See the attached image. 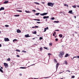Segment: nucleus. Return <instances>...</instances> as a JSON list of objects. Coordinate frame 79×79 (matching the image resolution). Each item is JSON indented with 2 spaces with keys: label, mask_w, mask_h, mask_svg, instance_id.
Listing matches in <instances>:
<instances>
[{
  "label": "nucleus",
  "mask_w": 79,
  "mask_h": 79,
  "mask_svg": "<svg viewBox=\"0 0 79 79\" xmlns=\"http://www.w3.org/2000/svg\"><path fill=\"white\" fill-rule=\"evenodd\" d=\"M72 7H73V8H76V5H74V6H72Z\"/></svg>",
  "instance_id": "26"
},
{
  "label": "nucleus",
  "mask_w": 79,
  "mask_h": 79,
  "mask_svg": "<svg viewBox=\"0 0 79 79\" xmlns=\"http://www.w3.org/2000/svg\"><path fill=\"white\" fill-rule=\"evenodd\" d=\"M60 65V64L59 63H57L56 64V69L57 70L58 68V66Z\"/></svg>",
  "instance_id": "4"
},
{
  "label": "nucleus",
  "mask_w": 79,
  "mask_h": 79,
  "mask_svg": "<svg viewBox=\"0 0 79 79\" xmlns=\"http://www.w3.org/2000/svg\"><path fill=\"white\" fill-rule=\"evenodd\" d=\"M64 6H66L67 7H68V6H68V5H67L66 4H64Z\"/></svg>",
  "instance_id": "32"
},
{
  "label": "nucleus",
  "mask_w": 79,
  "mask_h": 79,
  "mask_svg": "<svg viewBox=\"0 0 79 79\" xmlns=\"http://www.w3.org/2000/svg\"><path fill=\"white\" fill-rule=\"evenodd\" d=\"M75 34H77V32H75Z\"/></svg>",
  "instance_id": "61"
},
{
  "label": "nucleus",
  "mask_w": 79,
  "mask_h": 79,
  "mask_svg": "<svg viewBox=\"0 0 79 79\" xmlns=\"http://www.w3.org/2000/svg\"><path fill=\"white\" fill-rule=\"evenodd\" d=\"M10 60H11L10 59V58L7 59V61H10Z\"/></svg>",
  "instance_id": "34"
},
{
  "label": "nucleus",
  "mask_w": 79,
  "mask_h": 79,
  "mask_svg": "<svg viewBox=\"0 0 79 79\" xmlns=\"http://www.w3.org/2000/svg\"><path fill=\"white\" fill-rule=\"evenodd\" d=\"M5 27H9V25H5Z\"/></svg>",
  "instance_id": "35"
},
{
  "label": "nucleus",
  "mask_w": 79,
  "mask_h": 79,
  "mask_svg": "<svg viewBox=\"0 0 79 79\" xmlns=\"http://www.w3.org/2000/svg\"><path fill=\"white\" fill-rule=\"evenodd\" d=\"M42 48H40V51H42Z\"/></svg>",
  "instance_id": "42"
},
{
  "label": "nucleus",
  "mask_w": 79,
  "mask_h": 79,
  "mask_svg": "<svg viewBox=\"0 0 79 79\" xmlns=\"http://www.w3.org/2000/svg\"><path fill=\"white\" fill-rule=\"evenodd\" d=\"M48 77H44V78H45V79H47V78H48Z\"/></svg>",
  "instance_id": "49"
},
{
  "label": "nucleus",
  "mask_w": 79,
  "mask_h": 79,
  "mask_svg": "<svg viewBox=\"0 0 79 79\" xmlns=\"http://www.w3.org/2000/svg\"><path fill=\"white\" fill-rule=\"evenodd\" d=\"M54 23H59V21H54Z\"/></svg>",
  "instance_id": "30"
},
{
  "label": "nucleus",
  "mask_w": 79,
  "mask_h": 79,
  "mask_svg": "<svg viewBox=\"0 0 79 79\" xmlns=\"http://www.w3.org/2000/svg\"><path fill=\"white\" fill-rule=\"evenodd\" d=\"M5 10V8L4 7H1V8H0V11H2V10Z\"/></svg>",
  "instance_id": "7"
},
{
  "label": "nucleus",
  "mask_w": 79,
  "mask_h": 79,
  "mask_svg": "<svg viewBox=\"0 0 79 79\" xmlns=\"http://www.w3.org/2000/svg\"><path fill=\"white\" fill-rule=\"evenodd\" d=\"M21 31L19 29H18L17 30V33H21Z\"/></svg>",
  "instance_id": "5"
},
{
  "label": "nucleus",
  "mask_w": 79,
  "mask_h": 79,
  "mask_svg": "<svg viewBox=\"0 0 79 79\" xmlns=\"http://www.w3.org/2000/svg\"><path fill=\"white\" fill-rule=\"evenodd\" d=\"M54 3H52V2H48V6H53V5H54Z\"/></svg>",
  "instance_id": "1"
},
{
  "label": "nucleus",
  "mask_w": 79,
  "mask_h": 79,
  "mask_svg": "<svg viewBox=\"0 0 79 79\" xmlns=\"http://www.w3.org/2000/svg\"><path fill=\"white\" fill-rule=\"evenodd\" d=\"M74 18L76 19V16H74Z\"/></svg>",
  "instance_id": "53"
},
{
  "label": "nucleus",
  "mask_w": 79,
  "mask_h": 79,
  "mask_svg": "<svg viewBox=\"0 0 79 79\" xmlns=\"http://www.w3.org/2000/svg\"><path fill=\"white\" fill-rule=\"evenodd\" d=\"M17 57H19V55H17Z\"/></svg>",
  "instance_id": "50"
},
{
  "label": "nucleus",
  "mask_w": 79,
  "mask_h": 79,
  "mask_svg": "<svg viewBox=\"0 0 79 79\" xmlns=\"http://www.w3.org/2000/svg\"><path fill=\"white\" fill-rule=\"evenodd\" d=\"M51 19L53 20L54 19H55V18L54 17H52Z\"/></svg>",
  "instance_id": "40"
},
{
  "label": "nucleus",
  "mask_w": 79,
  "mask_h": 79,
  "mask_svg": "<svg viewBox=\"0 0 79 79\" xmlns=\"http://www.w3.org/2000/svg\"><path fill=\"white\" fill-rule=\"evenodd\" d=\"M15 51L16 52H20L21 51H20V50L19 49L16 50Z\"/></svg>",
  "instance_id": "20"
},
{
  "label": "nucleus",
  "mask_w": 79,
  "mask_h": 79,
  "mask_svg": "<svg viewBox=\"0 0 79 79\" xmlns=\"http://www.w3.org/2000/svg\"><path fill=\"white\" fill-rule=\"evenodd\" d=\"M59 36L60 38H62V37H63V35H62L61 34H60L59 35Z\"/></svg>",
  "instance_id": "13"
},
{
  "label": "nucleus",
  "mask_w": 79,
  "mask_h": 79,
  "mask_svg": "<svg viewBox=\"0 0 79 79\" xmlns=\"http://www.w3.org/2000/svg\"><path fill=\"white\" fill-rule=\"evenodd\" d=\"M77 58H79V56H77Z\"/></svg>",
  "instance_id": "52"
},
{
  "label": "nucleus",
  "mask_w": 79,
  "mask_h": 79,
  "mask_svg": "<svg viewBox=\"0 0 79 79\" xmlns=\"http://www.w3.org/2000/svg\"><path fill=\"white\" fill-rule=\"evenodd\" d=\"M37 10H39V11H40V9H39V8H37Z\"/></svg>",
  "instance_id": "48"
},
{
  "label": "nucleus",
  "mask_w": 79,
  "mask_h": 79,
  "mask_svg": "<svg viewBox=\"0 0 79 79\" xmlns=\"http://www.w3.org/2000/svg\"><path fill=\"white\" fill-rule=\"evenodd\" d=\"M77 7H78V8H79V5L77 6Z\"/></svg>",
  "instance_id": "62"
},
{
  "label": "nucleus",
  "mask_w": 79,
  "mask_h": 79,
  "mask_svg": "<svg viewBox=\"0 0 79 79\" xmlns=\"http://www.w3.org/2000/svg\"><path fill=\"white\" fill-rule=\"evenodd\" d=\"M43 39V38L42 37H40V40H42V39Z\"/></svg>",
  "instance_id": "38"
},
{
  "label": "nucleus",
  "mask_w": 79,
  "mask_h": 79,
  "mask_svg": "<svg viewBox=\"0 0 79 79\" xmlns=\"http://www.w3.org/2000/svg\"><path fill=\"white\" fill-rule=\"evenodd\" d=\"M74 58H77V56H74L73 58V59H74Z\"/></svg>",
  "instance_id": "43"
},
{
  "label": "nucleus",
  "mask_w": 79,
  "mask_h": 79,
  "mask_svg": "<svg viewBox=\"0 0 79 79\" xmlns=\"http://www.w3.org/2000/svg\"><path fill=\"white\" fill-rule=\"evenodd\" d=\"M19 75H20V76H22V74L20 73L19 74Z\"/></svg>",
  "instance_id": "54"
},
{
  "label": "nucleus",
  "mask_w": 79,
  "mask_h": 79,
  "mask_svg": "<svg viewBox=\"0 0 79 79\" xmlns=\"http://www.w3.org/2000/svg\"><path fill=\"white\" fill-rule=\"evenodd\" d=\"M4 64L5 66L6 67V66H7V67H8V64H7L6 63H4Z\"/></svg>",
  "instance_id": "6"
},
{
  "label": "nucleus",
  "mask_w": 79,
  "mask_h": 79,
  "mask_svg": "<svg viewBox=\"0 0 79 79\" xmlns=\"http://www.w3.org/2000/svg\"><path fill=\"white\" fill-rule=\"evenodd\" d=\"M16 41H17V40H16V39H14L13 40V42H15Z\"/></svg>",
  "instance_id": "31"
},
{
  "label": "nucleus",
  "mask_w": 79,
  "mask_h": 79,
  "mask_svg": "<svg viewBox=\"0 0 79 79\" xmlns=\"http://www.w3.org/2000/svg\"><path fill=\"white\" fill-rule=\"evenodd\" d=\"M34 3H35V4H37V5H40L39 3L38 2H34Z\"/></svg>",
  "instance_id": "25"
},
{
  "label": "nucleus",
  "mask_w": 79,
  "mask_h": 79,
  "mask_svg": "<svg viewBox=\"0 0 79 79\" xmlns=\"http://www.w3.org/2000/svg\"><path fill=\"white\" fill-rule=\"evenodd\" d=\"M55 31H60L59 30H56Z\"/></svg>",
  "instance_id": "46"
},
{
  "label": "nucleus",
  "mask_w": 79,
  "mask_h": 79,
  "mask_svg": "<svg viewBox=\"0 0 79 79\" xmlns=\"http://www.w3.org/2000/svg\"><path fill=\"white\" fill-rule=\"evenodd\" d=\"M68 72H69V73H70V72H71L70 71H69V70H68Z\"/></svg>",
  "instance_id": "60"
},
{
  "label": "nucleus",
  "mask_w": 79,
  "mask_h": 79,
  "mask_svg": "<svg viewBox=\"0 0 79 79\" xmlns=\"http://www.w3.org/2000/svg\"><path fill=\"white\" fill-rule=\"evenodd\" d=\"M39 14H40V13H36L35 14V15H36V16H38Z\"/></svg>",
  "instance_id": "33"
},
{
  "label": "nucleus",
  "mask_w": 79,
  "mask_h": 79,
  "mask_svg": "<svg viewBox=\"0 0 79 79\" xmlns=\"http://www.w3.org/2000/svg\"><path fill=\"white\" fill-rule=\"evenodd\" d=\"M34 20L35 21H40V19H34Z\"/></svg>",
  "instance_id": "15"
},
{
  "label": "nucleus",
  "mask_w": 79,
  "mask_h": 79,
  "mask_svg": "<svg viewBox=\"0 0 79 79\" xmlns=\"http://www.w3.org/2000/svg\"><path fill=\"white\" fill-rule=\"evenodd\" d=\"M14 16L15 17H18V16H19V15H14Z\"/></svg>",
  "instance_id": "22"
},
{
  "label": "nucleus",
  "mask_w": 79,
  "mask_h": 79,
  "mask_svg": "<svg viewBox=\"0 0 79 79\" xmlns=\"http://www.w3.org/2000/svg\"><path fill=\"white\" fill-rule=\"evenodd\" d=\"M49 45L50 46H52V43H50L49 44Z\"/></svg>",
  "instance_id": "29"
},
{
  "label": "nucleus",
  "mask_w": 79,
  "mask_h": 79,
  "mask_svg": "<svg viewBox=\"0 0 79 79\" xmlns=\"http://www.w3.org/2000/svg\"><path fill=\"white\" fill-rule=\"evenodd\" d=\"M43 48H44L45 49H46V50H48V48H47V47H44Z\"/></svg>",
  "instance_id": "36"
},
{
  "label": "nucleus",
  "mask_w": 79,
  "mask_h": 79,
  "mask_svg": "<svg viewBox=\"0 0 79 79\" xmlns=\"http://www.w3.org/2000/svg\"><path fill=\"white\" fill-rule=\"evenodd\" d=\"M42 3H43V4H44V3H45V2H42Z\"/></svg>",
  "instance_id": "56"
},
{
  "label": "nucleus",
  "mask_w": 79,
  "mask_h": 79,
  "mask_svg": "<svg viewBox=\"0 0 79 79\" xmlns=\"http://www.w3.org/2000/svg\"><path fill=\"white\" fill-rule=\"evenodd\" d=\"M60 54L62 55H64V52H60Z\"/></svg>",
  "instance_id": "8"
},
{
  "label": "nucleus",
  "mask_w": 79,
  "mask_h": 79,
  "mask_svg": "<svg viewBox=\"0 0 79 79\" xmlns=\"http://www.w3.org/2000/svg\"><path fill=\"white\" fill-rule=\"evenodd\" d=\"M53 34H56V32H54Z\"/></svg>",
  "instance_id": "64"
},
{
  "label": "nucleus",
  "mask_w": 79,
  "mask_h": 79,
  "mask_svg": "<svg viewBox=\"0 0 79 79\" xmlns=\"http://www.w3.org/2000/svg\"><path fill=\"white\" fill-rule=\"evenodd\" d=\"M32 11H34V12H35V11H36L35 10H32Z\"/></svg>",
  "instance_id": "47"
},
{
  "label": "nucleus",
  "mask_w": 79,
  "mask_h": 79,
  "mask_svg": "<svg viewBox=\"0 0 79 79\" xmlns=\"http://www.w3.org/2000/svg\"><path fill=\"white\" fill-rule=\"evenodd\" d=\"M4 41L5 42H8L10 41V40L8 38H4Z\"/></svg>",
  "instance_id": "2"
},
{
  "label": "nucleus",
  "mask_w": 79,
  "mask_h": 79,
  "mask_svg": "<svg viewBox=\"0 0 79 79\" xmlns=\"http://www.w3.org/2000/svg\"><path fill=\"white\" fill-rule=\"evenodd\" d=\"M68 56H69V54H67L65 56V57H68Z\"/></svg>",
  "instance_id": "17"
},
{
  "label": "nucleus",
  "mask_w": 79,
  "mask_h": 79,
  "mask_svg": "<svg viewBox=\"0 0 79 79\" xmlns=\"http://www.w3.org/2000/svg\"><path fill=\"white\" fill-rule=\"evenodd\" d=\"M55 40H56V41H58V39L57 38H56L55 39Z\"/></svg>",
  "instance_id": "39"
},
{
  "label": "nucleus",
  "mask_w": 79,
  "mask_h": 79,
  "mask_svg": "<svg viewBox=\"0 0 79 79\" xmlns=\"http://www.w3.org/2000/svg\"><path fill=\"white\" fill-rule=\"evenodd\" d=\"M35 27H32V28H35Z\"/></svg>",
  "instance_id": "55"
},
{
  "label": "nucleus",
  "mask_w": 79,
  "mask_h": 79,
  "mask_svg": "<svg viewBox=\"0 0 79 79\" xmlns=\"http://www.w3.org/2000/svg\"><path fill=\"white\" fill-rule=\"evenodd\" d=\"M20 68V69H26V67H21Z\"/></svg>",
  "instance_id": "19"
},
{
  "label": "nucleus",
  "mask_w": 79,
  "mask_h": 79,
  "mask_svg": "<svg viewBox=\"0 0 79 79\" xmlns=\"http://www.w3.org/2000/svg\"><path fill=\"white\" fill-rule=\"evenodd\" d=\"M48 29V27H47L46 28H44V32H46V31Z\"/></svg>",
  "instance_id": "11"
},
{
  "label": "nucleus",
  "mask_w": 79,
  "mask_h": 79,
  "mask_svg": "<svg viewBox=\"0 0 79 79\" xmlns=\"http://www.w3.org/2000/svg\"><path fill=\"white\" fill-rule=\"evenodd\" d=\"M35 39V38H33L32 39V40H34Z\"/></svg>",
  "instance_id": "63"
},
{
  "label": "nucleus",
  "mask_w": 79,
  "mask_h": 79,
  "mask_svg": "<svg viewBox=\"0 0 79 79\" xmlns=\"http://www.w3.org/2000/svg\"><path fill=\"white\" fill-rule=\"evenodd\" d=\"M72 12H73V10H69V13H70V14H71V13H72Z\"/></svg>",
  "instance_id": "18"
},
{
  "label": "nucleus",
  "mask_w": 79,
  "mask_h": 79,
  "mask_svg": "<svg viewBox=\"0 0 79 79\" xmlns=\"http://www.w3.org/2000/svg\"><path fill=\"white\" fill-rule=\"evenodd\" d=\"M0 72H1V73H3V70H2L0 68Z\"/></svg>",
  "instance_id": "21"
},
{
  "label": "nucleus",
  "mask_w": 79,
  "mask_h": 79,
  "mask_svg": "<svg viewBox=\"0 0 79 79\" xmlns=\"http://www.w3.org/2000/svg\"><path fill=\"white\" fill-rule=\"evenodd\" d=\"M17 11H18V12H22L23 11L21 10H17Z\"/></svg>",
  "instance_id": "27"
},
{
  "label": "nucleus",
  "mask_w": 79,
  "mask_h": 79,
  "mask_svg": "<svg viewBox=\"0 0 79 79\" xmlns=\"http://www.w3.org/2000/svg\"><path fill=\"white\" fill-rule=\"evenodd\" d=\"M33 34H37V32H36V31H35L34 32H33Z\"/></svg>",
  "instance_id": "24"
},
{
  "label": "nucleus",
  "mask_w": 79,
  "mask_h": 79,
  "mask_svg": "<svg viewBox=\"0 0 79 79\" xmlns=\"http://www.w3.org/2000/svg\"><path fill=\"white\" fill-rule=\"evenodd\" d=\"M8 2H9V1H5L3 3L4 4H6L8 3Z\"/></svg>",
  "instance_id": "10"
},
{
  "label": "nucleus",
  "mask_w": 79,
  "mask_h": 79,
  "mask_svg": "<svg viewBox=\"0 0 79 79\" xmlns=\"http://www.w3.org/2000/svg\"><path fill=\"white\" fill-rule=\"evenodd\" d=\"M48 14V13H44L43 14H41L40 15L41 16H44V15H47Z\"/></svg>",
  "instance_id": "3"
},
{
  "label": "nucleus",
  "mask_w": 79,
  "mask_h": 79,
  "mask_svg": "<svg viewBox=\"0 0 79 79\" xmlns=\"http://www.w3.org/2000/svg\"><path fill=\"white\" fill-rule=\"evenodd\" d=\"M35 27L36 28H38V27H39V26H35Z\"/></svg>",
  "instance_id": "44"
},
{
  "label": "nucleus",
  "mask_w": 79,
  "mask_h": 79,
  "mask_svg": "<svg viewBox=\"0 0 79 79\" xmlns=\"http://www.w3.org/2000/svg\"><path fill=\"white\" fill-rule=\"evenodd\" d=\"M53 60L54 63H57V61H56V59H54Z\"/></svg>",
  "instance_id": "14"
},
{
  "label": "nucleus",
  "mask_w": 79,
  "mask_h": 79,
  "mask_svg": "<svg viewBox=\"0 0 79 79\" xmlns=\"http://www.w3.org/2000/svg\"><path fill=\"white\" fill-rule=\"evenodd\" d=\"M22 52H24V53H26V51L23 50L22 51Z\"/></svg>",
  "instance_id": "37"
},
{
  "label": "nucleus",
  "mask_w": 79,
  "mask_h": 79,
  "mask_svg": "<svg viewBox=\"0 0 79 79\" xmlns=\"http://www.w3.org/2000/svg\"><path fill=\"white\" fill-rule=\"evenodd\" d=\"M25 12L27 13H30V12L29 11H27V10H25Z\"/></svg>",
  "instance_id": "23"
},
{
  "label": "nucleus",
  "mask_w": 79,
  "mask_h": 79,
  "mask_svg": "<svg viewBox=\"0 0 79 79\" xmlns=\"http://www.w3.org/2000/svg\"><path fill=\"white\" fill-rule=\"evenodd\" d=\"M48 55H51V54L50 53H49L48 54Z\"/></svg>",
  "instance_id": "51"
},
{
  "label": "nucleus",
  "mask_w": 79,
  "mask_h": 79,
  "mask_svg": "<svg viewBox=\"0 0 79 79\" xmlns=\"http://www.w3.org/2000/svg\"><path fill=\"white\" fill-rule=\"evenodd\" d=\"M74 77H75V76H72V77H71V78H74Z\"/></svg>",
  "instance_id": "41"
},
{
  "label": "nucleus",
  "mask_w": 79,
  "mask_h": 79,
  "mask_svg": "<svg viewBox=\"0 0 79 79\" xmlns=\"http://www.w3.org/2000/svg\"><path fill=\"white\" fill-rule=\"evenodd\" d=\"M37 23H38V24H39L40 23V22H36Z\"/></svg>",
  "instance_id": "45"
},
{
  "label": "nucleus",
  "mask_w": 79,
  "mask_h": 79,
  "mask_svg": "<svg viewBox=\"0 0 79 79\" xmlns=\"http://www.w3.org/2000/svg\"><path fill=\"white\" fill-rule=\"evenodd\" d=\"M53 36H55V33H53Z\"/></svg>",
  "instance_id": "57"
},
{
  "label": "nucleus",
  "mask_w": 79,
  "mask_h": 79,
  "mask_svg": "<svg viewBox=\"0 0 79 79\" xmlns=\"http://www.w3.org/2000/svg\"><path fill=\"white\" fill-rule=\"evenodd\" d=\"M1 68L2 69H3V68L2 67H1Z\"/></svg>",
  "instance_id": "58"
},
{
  "label": "nucleus",
  "mask_w": 79,
  "mask_h": 79,
  "mask_svg": "<svg viewBox=\"0 0 79 79\" xmlns=\"http://www.w3.org/2000/svg\"><path fill=\"white\" fill-rule=\"evenodd\" d=\"M64 64H66V65H67L68 64V62L66 61H64Z\"/></svg>",
  "instance_id": "16"
},
{
  "label": "nucleus",
  "mask_w": 79,
  "mask_h": 79,
  "mask_svg": "<svg viewBox=\"0 0 79 79\" xmlns=\"http://www.w3.org/2000/svg\"><path fill=\"white\" fill-rule=\"evenodd\" d=\"M2 47V45L0 44V47Z\"/></svg>",
  "instance_id": "59"
},
{
  "label": "nucleus",
  "mask_w": 79,
  "mask_h": 79,
  "mask_svg": "<svg viewBox=\"0 0 79 79\" xmlns=\"http://www.w3.org/2000/svg\"><path fill=\"white\" fill-rule=\"evenodd\" d=\"M49 18V16H45L43 17V19H46V18Z\"/></svg>",
  "instance_id": "9"
},
{
  "label": "nucleus",
  "mask_w": 79,
  "mask_h": 79,
  "mask_svg": "<svg viewBox=\"0 0 79 79\" xmlns=\"http://www.w3.org/2000/svg\"><path fill=\"white\" fill-rule=\"evenodd\" d=\"M59 56H60V58H61V57H62L63 56L61 54H60L59 55Z\"/></svg>",
  "instance_id": "28"
},
{
  "label": "nucleus",
  "mask_w": 79,
  "mask_h": 79,
  "mask_svg": "<svg viewBox=\"0 0 79 79\" xmlns=\"http://www.w3.org/2000/svg\"><path fill=\"white\" fill-rule=\"evenodd\" d=\"M25 37H27H27H30V36L29 35V34H27V35H25Z\"/></svg>",
  "instance_id": "12"
}]
</instances>
